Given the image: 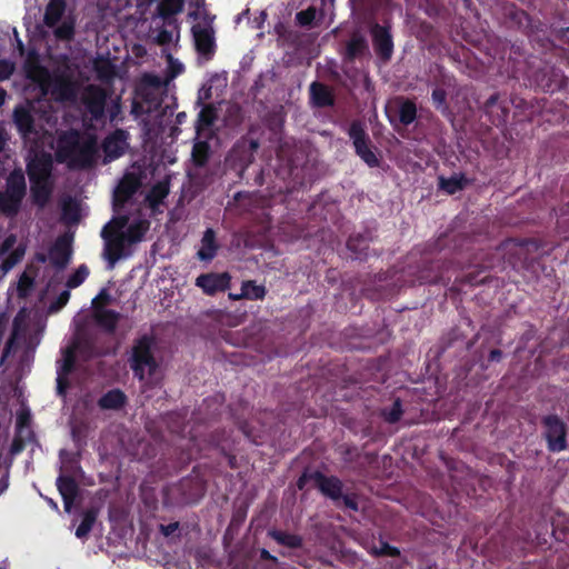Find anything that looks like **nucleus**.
Returning a JSON list of instances; mask_svg holds the SVG:
<instances>
[{
  "label": "nucleus",
  "mask_w": 569,
  "mask_h": 569,
  "mask_svg": "<svg viewBox=\"0 0 569 569\" xmlns=\"http://www.w3.org/2000/svg\"><path fill=\"white\" fill-rule=\"evenodd\" d=\"M154 346L156 338L150 333H143L133 340L128 363L133 377L141 382L153 377L160 368L153 352Z\"/></svg>",
  "instance_id": "1"
},
{
  "label": "nucleus",
  "mask_w": 569,
  "mask_h": 569,
  "mask_svg": "<svg viewBox=\"0 0 569 569\" xmlns=\"http://www.w3.org/2000/svg\"><path fill=\"white\" fill-rule=\"evenodd\" d=\"M27 194V183L23 171L13 169L6 180L4 191H0V213L6 217H16Z\"/></svg>",
  "instance_id": "2"
},
{
  "label": "nucleus",
  "mask_w": 569,
  "mask_h": 569,
  "mask_svg": "<svg viewBox=\"0 0 569 569\" xmlns=\"http://www.w3.org/2000/svg\"><path fill=\"white\" fill-rule=\"evenodd\" d=\"M26 73L28 79L39 83L43 94H47L50 90L51 94L60 101L68 100L74 94L73 86L69 79L57 77L51 81L49 71L38 62H28Z\"/></svg>",
  "instance_id": "3"
},
{
  "label": "nucleus",
  "mask_w": 569,
  "mask_h": 569,
  "mask_svg": "<svg viewBox=\"0 0 569 569\" xmlns=\"http://www.w3.org/2000/svg\"><path fill=\"white\" fill-rule=\"evenodd\" d=\"M542 432L549 452L558 453L568 449V426L556 413L542 416L540 419Z\"/></svg>",
  "instance_id": "4"
},
{
  "label": "nucleus",
  "mask_w": 569,
  "mask_h": 569,
  "mask_svg": "<svg viewBox=\"0 0 569 569\" xmlns=\"http://www.w3.org/2000/svg\"><path fill=\"white\" fill-rule=\"evenodd\" d=\"M258 148L259 141L257 139L243 137L229 151L226 164L237 173L240 180L244 179V173L252 164Z\"/></svg>",
  "instance_id": "5"
},
{
  "label": "nucleus",
  "mask_w": 569,
  "mask_h": 569,
  "mask_svg": "<svg viewBox=\"0 0 569 569\" xmlns=\"http://www.w3.org/2000/svg\"><path fill=\"white\" fill-rule=\"evenodd\" d=\"M373 52L379 61L388 63L395 52L392 27L390 21L379 23L373 21L369 26Z\"/></svg>",
  "instance_id": "6"
},
{
  "label": "nucleus",
  "mask_w": 569,
  "mask_h": 569,
  "mask_svg": "<svg viewBox=\"0 0 569 569\" xmlns=\"http://www.w3.org/2000/svg\"><path fill=\"white\" fill-rule=\"evenodd\" d=\"M348 136L352 140L356 154L370 168L378 167L379 158L372 150L371 140L360 120L350 123Z\"/></svg>",
  "instance_id": "7"
},
{
  "label": "nucleus",
  "mask_w": 569,
  "mask_h": 569,
  "mask_svg": "<svg viewBox=\"0 0 569 569\" xmlns=\"http://www.w3.org/2000/svg\"><path fill=\"white\" fill-rule=\"evenodd\" d=\"M370 54L369 42L361 28H355L343 43L341 52L345 62H353Z\"/></svg>",
  "instance_id": "8"
},
{
  "label": "nucleus",
  "mask_w": 569,
  "mask_h": 569,
  "mask_svg": "<svg viewBox=\"0 0 569 569\" xmlns=\"http://www.w3.org/2000/svg\"><path fill=\"white\" fill-rule=\"evenodd\" d=\"M176 491L179 495V503L193 505L203 498L207 491V483L198 476L184 477L176 486Z\"/></svg>",
  "instance_id": "9"
},
{
  "label": "nucleus",
  "mask_w": 569,
  "mask_h": 569,
  "mask_svg": "<svg viewBox=\"0 0 569 569\" xmlns=\"http://www.w3.org/2000/svg\"><path fill=\"white\" fill-rule=\"evenodd\" d=\"M141 187V174L126 172L113 192V210L119 211Z\"/></svg>",
  "instance_id": "10"
},
{
  "label": "nucleus",
  "mask_w": 569,
  "mask_h": 569,
  "mask_svg": "<svg viewBox=\"0 0 569 569\" xmlns=\"http://www.w3.org/2000/svg\"><path fill=\"white\" fill-rule=\"evenodd\" d=\"M82 103L92 119L100 120L104 116L107 103L104 89L96 84H89L83 91Z\"/></svg>",
  "instance_id": "11"
},
{
  "label": "nucleus",
  "mask_w": 569,
  "mask_h": 569,
  "mask_svg": "<svg viewBox=\"0 0 569 569\" xmlns=\"http://www.w3.org/2000/svg\"><path fill=\"white\" fill-rule=\"evenodd\" d=\"M452 261L446 258H438L431 261L425 260L422 267L418 271V280L421 284H436L443 282L445 271L449 270Z\"/></svg>",
  "instance_id": "12"
},
{
  "label": "nucleus",
  "mask_w": 569,
  "mask_h": 569,
  "mask_svg": "<svg viewBox=\"0 0 569 569\" xmlns=\"http://www.w3.org/2000/svg\"><path fill=\"white\" fill-rule=\"evenodd\" d=\"M129 133L123 129H116L102 141L106 161H113L122 157L129 148Z\"/></svg>",
  "instance_id": "13"
},
{
  "label": "nucleus",
  "mask_w": 569,
  "mask_h": 569,
  "mask_svg": "<svg viewBox=\"0 0 569 569\" xmlns=\"http://www.w3.org/2000/svg\"><path fill=\"white\" fill-rule=\"evenodd\" d=\"M101 238L104 241L103 258L108 261L110 268H113L124 254L128 241L122 236V232L118 234L108 233L107 230H101Z\"/></svg>",
  "instance_id": "14"
},
{
  "label": "nucleus",
  "mask_w": 569,
  "mask_h": 569,
  "mask_svg": "<svg viewBox=\"0 0 569 569\" xmlns=\"http://www.w3.org/2000/svg\"><path fill=\"white\" fill-rule=\"evenodd\" d=\"M231 276L229 272H208L201 273L196 278V286L206 295L214 296L217 292H223L229 289Z\"/></svg>",
  "instance_id": "15"
},
{
  "label": "nucleus",
  "mask_w": 569,
  "mask_h": 569,
  "mask_svg": "<svg viewBox=\"0 0 569 569\" xmlns=\"http://www.w3.org/2000/svg\"><path fill=\"white\" fill-rule=\"evenodd\" d=\"M312 481L316 488L325 497L337 502L341 499L343 492V482L337 476H327L323 472L312 471Z\"/></svg>",
  "instance_id": "16"
},
{
  "label": "nucleus",
  "mask_w": 569,
  "mask_h": 569,
  "mask_svg": "<svg viewBox=\"0 0 569 569\" xmlns=\"http://www.w3.org/2000/svg\"><path fill=\"white\" fill-rule=\"evenodd\" d=\"M483 111L493 126L500 127L508 120L509 103L507 99H501L500 94L496 92L486 100Z\"/></svg>",
  "instance_id": "17"
},
{
  "label": "nucleus",
  "mask_w": 569,
  "mask_h": 569,
  "mask_svg": "<svg viewBox=\"0 0 569 569\" xmlns=\"http://www.w3.org/2000/svg\"><path fill=\"white\" fill-rule=\"evenodd\" d=\"M72 256L71 239L60 236L49 249V260L57 270H63L70 262Z\"/></svg>",
  "instance_id": "18"
},
{
  "label": "nucleus",
  "mask_w": 569,
  "mask_h": 569,
  "mask_svg": "<svg viewBox=\"0 0 569 569\" xmlns=\"http://www.w3.org/2000/svg\"><path fill=\"white\" fill-rule=\"evenodd\" d=\"M16 242L17 237L14 234H9L0 246V257L11 251L0 264V269L3 273L9 272L24 257L26 247L23 244H19L18 247L13 248Z\"/></svg>",
  "instance_id": "19"
},
{
  "label": "nucleus",
  "mask_w": 569,
  "mask_h": 569,
  "mask_svg": "<svg viewBox=\"0 0 569 569\" xmlns=\"http://www.w3.org/2000/svg\"><path fill=\"white\" fill-rule=\"evenodd\" d=\"M191 31L198 53L210 59L216 51L214 32L212 28L194 24Z\"/></svg>",
  "instance_id": "20"
},
{
  "label": "nucleus",
  "mask_w": 569,
  "mask_h": 569,
  "mask_svg": "<svg viewBox=\"0 0 569 569\" xmlns=\"http://www.w3.org/2000/svg\"><path fill=\"white\" fill-rule=\"evenodd\" d=\"M157 8L153 18H160L164 26L177 23V16L182 13L187 0H156Z\"/></svg>",
  "instance_id": "21"
},
{
  "label": "nucleus",
  "mask_w": 569,
  "mask_h": 569,
  "mask_svg": "<svg viewBox=\"0 0 569 569\" xmlns=\"http://www.w3.org/2000/svg\"><path fill=\"white\" fill-rule=\"evenodd\" d=\"M80 147V136L77 130L63 132L58 139L57 160L63 162L74 157Z\"/></svg>",
  "instance_id": "22"
},
{
  "label": "nucleus",
  "mask_w": 569,
  "mask_h": 569,
  "mask_svg": "<svg viewBox=\"0 0 569 569\" xmlns=\"http://www.w3.org/2000/svg\"><path fill=\"white\" fill-rule=\"evenodd\" d=\"M52 170L50 156L36 157L27 163L30 182L48 181Z\"/></svg>",
  "instance_id": "23"
},
{
  "label": "nucleus",
  "mask_w": 569,
  "mask_h": 569,
  "mask_svg": "<svg viewBox=\"0 0 569 569\" xmlns=\"http://www.w3.org/2000/svg\"><path fill=\"white\" fill-rule=\"evenodd\" d=\"M57 487L62 497L64 510L70 512L79 493L77 481L71 476H59L57 478Z\"/></svg>",
  "instance_id": "24"
},
{
  "label": "nucleus",
  "mask_w": 569,
  "mask_h": 569,
  "mask_svg": "<svg viewBox=\"0 0 569 569\" xmlns=\"http://www.w3.org/2000/svg\"><path fill=\"white\" fill-rule=\"evenodd\" d=\"M219 248L216 231L212 228H208L201 238V247L197 252V258L200 261L210 262L216 258Z\"/></svg>",
  "instance_id": "25"
},
{
  "label": "nucleus",
  "mask_w": 569,
  "mask_h": 569,
  "mask_svg": "<svg viewBox=\"0 0 569 569\" xmlns=\"http://www.w3.org/2000/svg\"><path fill=\"white\" fill-rule=\"evenodd\" d=\"M310 100L317 108H328L335 104V96L331 89L321 82L315 81L309 88Z\"/></svg>",
  "instance_id": "26"
},
{
  "label": "nucleus",
  "mask_w": 569,
  "mask_h": 569,
  "mask_svg": "<svg viewBox=\"0 0 569 569\" xmlns=\"http://www.w3.org/2000/svg\"><path fill=\"white\" fill-rule=\"evenodd\" d=\"M93 319L104 332L112 335L120 320V313L112 309L96 307V310H93Z\"/></svg>",
  "instance_id": "27"
},
{
  "label": "nucleus",
  "mask_w": 569,
  "mask_h": 569,
  "mask_svg": "<svg viewBox=\"0 0 569 569\" xmlns=\"http://www.w3.org/2000/svg\"><path fill=\"white\" fill-rule=\"evenodd\" d=\"M430 84L433 88H440L442 90H449L450 96H458V82L455 74L448 72L443 67L437 66L436 72L432 74Z\"/></svg>",
  "instance_id": "28"
},
{
  "label": "nucleus",
  "mask_w": 569,
  "mask_h": 569,
  "mask_svg": "<svg viewBox=\"0 0 569 569\" xmlns=\"http://www.w3.org/2000/svg\"><path fill=\"white\" fill-rule=\"evenodd\" d=\"M128 402L126 393L116 388L107 391L98 400V407L102 410H120Z\"/></svg>",
  "instance_id": "29"
},
{
  "label": "nucleus",
  "mask_w": 569,
  "mask_h": 569,
  "mask_svg": "<svg viewBox=\"0 0 569 569\" xmlns=\"http://www.w3.org/2000/svg\"><path fill=\"white\" fill-rule=\"evenodd\" d=\"M471 183L472 180L467 178L463 173H455L449 178L439 177L438 187L448 194H455L466 189Z\"/></svg>",
  "instance_id": "30"
},
{
  "label": "nucleus",
  "mask_w": 569,
  "mask_h": 569,
  "mask_svg": "<svg viewBox=\"0 0 569 569\" xmlns=\"http://www.w3.org/2000/svg\"><path fill=\"white\" fill-rule=\"evenodd\" d=\"M150 229V221L147 219H136L128 223L127 229L122 236L128 241V244H136L143 240L146 233Z\"/></svg>",
  "instance_id": "31"
},
{
  "label": "nucleus",
  "mask_w": 569,
  "mask_h": 569,
  "mask_svg": "<svg viewBox=\"0 0 569 569\" xmlns=\"http://www.w3.org/2000/svg\"><path fill=\"white\" fill-rule=\"evenodd\" d=\"M66 0H49L46 6L43 23L48 28H54L66 12Z\"/></svg>",
  "instance_id": "32"
},
{
  "label": "nucleus",
  "mask_w": 569,
  "mask_h": 569,
  "mask_svg": "<svg viewBox=\"0 0 569 569\" xmlns=\"http://www.w3.org/2000/svg\"><path fill=\"white\" fill-rule=\"evenodd\" d=\"M370 238L367 234H351L347 240V248L353 259L365 260L368 256Z\"/></svg>",
  "instance_id": "33"
},
{
  "label": "nucleus",
  "mask_w": 569,
  "mask_h": 569,
  "mask_svg": "<svg viewBox=\"0 0 569 569\" xmlns=\"http://www.w3.org/2000/svg\"><path fill=\"white\" fill-rule=\"evenodd\" d=\"M268 536L277 543L291 549H299L303 546L302 537L296 533L273 529L268 532Z\"/></svg>",
  "instance_id": "34"
},
{
  "label": "nucleus",
  "mask_w": 569,
  "mask_h": 569,
  "mask_svg": "<svg viewBox=\"0 0 569 569\" xmlns=\"http://www.w3.org/2000/svg\"><path fill=\"white\" fill-rule=\"evenodd\" d=\"M399 122L408 127L417 119V104L413 100L408 98H401L398 109Z\"/></svg>",
  "instance_id": "35"
},
{
  "label": "nucleus",
  "mask_w": 569,
  "mask_h": 569,
  "mask_svg": "<svg viewBox=\"0 0 569 569\" xmlns=\"http://www.w3.org/2000/svg\"><path fill=\"white\" fill-rule=\"evenodd\" d=\"M218 118V112L214 106L206 104L198 113L196 121V131L200 134L203 130L210 128Z\"/></svg>",
  "instance_id": "36"
},
{
  "label": "nucleus",
  "mask_w": 569,
  "mask_h": 569,
  "mask_svg": "<svg viewBox=\"0 0 569 569\" xmlns=\"http://www.w3.org/2000/svg\"><path fill=\"white\" fill-rule=\"evenodd\" d=\"M14 123L22 134H29L33 131L34 120L30 111L23 107L14 109L13 112Z\"/></svg>",
  "instance_id": "37"
},
{
  "label": "nucleus",
  "mask_w": 569,
  "mask_h": 569,
  "mask_svg": "<svg viewBox=\"0 0 569 569\" xmlns=\"http://www.w3.org/2000/svg\"><path fill=\"white\" fill-rule=\"evenodd\" d=\"M210 153V144L207 141L194 142L191 151L192 163L197 168H203L209 161Z\"/></svg>",
  "instance_id": "38"
},
{
  "label": "nucleus",
  "mask_w": 569,
  "mask_h": 569,
  "mask_svg": "<svg viewBox=\"0 0 569 569\" xmlns=\"http://www.w3.org/2000/svg\"><path fill=\"white\" fill-rule=\"evenodd\" d=\"M54 37L60 41H71L76 34V18L68 16L59 26L57 24L53 30Z\"/></svg>",
  "instance_id": "39"
},
{
  "label": "nucleus",
  "mask_w": 569,
  "mask_h": 569,
  "mask_svg": "<svg viewBox=\"0 0 569 569\" xmlns=\"http://www.w3.org/2000/svg\"><path fill=\"white\" fill-rule=\"evenodd\" d=\"M51 196V187L48 181L31 182V198L34 204L44 207Z\"/></svg>",
  "instance_id": "40"
},
{
  "label": "nucleus",
  "mask_w": 569,
  "mask_h": 569,
  "mask_svg": "<svg viewBox=\"0 0 569 569\" xmlns=\"http://www.w3.org/2000/svg\"><path fill=\"white\" fill-rule=\"evenodd\" d=\"M267 295L263 284H257L253 280H246L241 284L240 296L248 300H262Z\"/></svg>",
  "instance_id": "41"
},
{
  "label": "nucleus",
  "mask_w": 569,
  "mask_h": 569,
  "mask_svg": "<svg viewBox=\"0 0 569 569\" xmlns=\"http://www.w3.org/2000/svg\"><path fill=\"white\" fill-rule=\"evenodd\" d=\"M169 194V186L166 182H158L151 187L147 194V200L151 207H157L167 198Z\"/></svg>",
  "instance_id": "42"
},
{
  "label": "nucleus",
  "mask_w": 569,
  "mask_h": 569,
  "mask_svg": "<svg viewBox=\"0 0 569 569\" xmlns=\"http://www.w3.org/2000/svg\"><path fill=\"white\" fill-rule=\"evenodd\" d=\"M448 96H450L449 90H442L440 88H433L431 93L432 106L443 116L450 112V108L447 101Z\"/></svg>",
  "instance_id": "43"
},
{
  "label": "nucleus",
  "mask_w": 569,
  "mask_h": 569,
  "mask_svg": "<svg viewBox=\"0 0 569 569\" xmlns=\"http://www.w3.org/2000/svg\"><path fill=\"white\" fill-rule=\"evenodd\" d=\"M402 403L399 398H397L391 407L382 408L380 411L381 418L388 423H397L402 417Z\"/></svg>",
  "instance_id": "44"
},
{
  "label": "nucleus",
  "mask_w": 569,
  "mask_h": 569,
  "mask_svg": "<svg viewBox=\"0 0 569 569\" xmlns=\"http://www.w3.org/2000/svg\"><path fill=\"white\" fill-rule=\"evenodd\" d=\"M76 367V351L74 348H68L64 351L61 365L58 367L57 375L69 376Z\"/></svg>",
  "instance_id": "45"
},
{
  "label": "nucleus",
  "mask_w": 569,
  "mask_h": 569,
  "mask_svg": "<svg viewBox=\"0 0 569 569\" xmlns=\"http://www.w3.org/2000/svg\"><path fill=\"white\" fill-rule=\"evenodd\" d=\"M129 223V216L128 214H119L113 217L104 227L102 230H107L108 233L118 234V232H124V228L127 229V226Z\"/></svg>",
  "instance_id": "46"
},
{
  "label": "nucleus",
  "mask_w": 569,
  "mask_h": 569,
  "mask_svg": "<svg viewBox=\"0 0 569 569\" xmlns=\"http://www.w3.org/2000/svg\"><path fill=\"white\" fill-rule=\"evenodd\" d=\"M89 276V268L86 264H80L77 270L69 276L66 286L68 289H74L81 286Z\"/></svg>",
  "instance_id": "47"
},
{
  "label": "nucleus",
  "mask_w": 569,
  "mask_h": 569,
  "mask_svg": "<svg viewBox=\"0 0 569 569\" xmlns=\"http://www.w3.org/2000/svg\"><path fill=\"white\" fill-rule=\"evenodd\" d=\"M94 521H96V513L91 510L87 511L83 515L80 525L76 529V537L80 538V539L86 538L89 535V532L91 531Z\"/></svg>",
  "instance_id": "48"
},
{
  "label": "nucleus",
  "mask_w": 569,
  "mask_h": 569,
  "mask_svg": "<svg viewBox=\"0 0 569 569\" xmlns=\"http://www.w3.org/2000/svg\"><path fill=\"white\" fill-rule=\"evenodd\" d=\"M317 17V9L315 7H309L306 10H301L296 14L297 22L302 27L310 26Z\"/></svg>",
  "instance_id": "49"
},
{
  "label": "nucleus",
  "mask_w": 569,
  "mask_h": 569,
  "mask_svg": "<svg viewBox=\"0 0 569 569\" xmlns=\"http://www.w3.org/2000/svg\"><path fill=\"white\" fill-rule=\"evenodd\" d=\"M372 555L376 557H399L400 550L397 547H393L389 545L386 541H381V545L379 548L372 549Z\"/></svg>",
  "instance_id": "50"
},
{
  "label": "nucleus",
  "mask_w": 569,
  "mask_h": 569,
  "mask_svg": "<svg viewBox=\"0 0 569 569\" xmlns=\"http://www.w3.org/2000/svg\"><path fill=\"white\" fill-rule=\"evenodd\" d=\"M31 422V413L28 409H22L17 415L16 429L18 433H22L26 428H29Z\"/></svg>",
  "instance_id": "51"
},
{
  "label": "nucleus",
  "mask_w": 569,
  "mask_h": 569,
  "mask_svg": "<svg viewBox=\"0 0 569 569\" xmlns=\"http://www.w3.org/2000/svg\"><path fill=\"white\" fill-rule=\"evenodd\" d=\"M111 302V295L109 291L103 288L100 290L97 297L92 299V309L96 310V307H102L109 305Z\"/></svg>",
  "instance_id": "52"
},
{
  "label": "nucleus",
  "mask_w": 569,
  "mask_h": 569,
  "mask_svg": "<svg viewBox=\"0 0 569 569\" xmlns=\"http://www.w3.org/2000/svg\"><path fill=\"white\" fill-rule=\"evenodd\" d=\"M70 299V291L63 290L60 292V295L57 297V299L51 302L50 305V311H59L61 310L69 301Z\"/></svg>",
  "instance_id": "53"
},
{
  "label": "nucleus",
  "mask_w": 569,
  "mask_h": 569,
  "mask_svg": "<svg viewBox=\"0 0 569 569\" xmlns=\"http://www.w3.org/2000/svg\"><path fill=\"white\" fill-rule=\"evenodd\" d=\"M26 448V440L22 437V433H18L14 436L11 446H10V453L11 455H19Z\"/></svg>",
  "instance_id": "54"
},
{
  "label": "nucleus",
  "mask_w": 569,
  "mask_h": 569,
  "mask_svg": "<svg viewBox=\"0 0 569 569\" xmlns=\"http://www.w3.org/2000/svg\"><path fill=\"white\" fill-rule=\"evenodd\" d=\"M33 280L23 273L18 282V293L20 297H26L28 290L31 288Z\"/></svg>",
  "instance_id": "55"
},
{
  "label": "nucleus",
  "mask_w": 569,
  "mask_h": 569,
  "mask_svg": "<svg viewBox=\"0 0 569 569\" xmlns=\"http://www.w3.org/2000/svg\"><path fill=\"white\" fill-rule=\"evenodd\" d=\"M69 376L57 375V395L60 397H66L67 391L70 387Z\"/></svg>",
  "instance_id": "56"
},
{
  "label": "nucleus",
  "mask_w": 569,
  "mask_h": 569,
  "mask_svg": "<svg viewBox=\"0 0 569 569\" xmlns=\"http://www.w3.org/2000/svg\"><path fill=\"white\" fill-rule=\"evenodd\" d=\"M188 4L192 9L188 13V17L197 20L199 18V10L203 9L206 6V0H188Z\"/></svg>",
  "instance_id": "57"
},
{
  "label": "nucleus",
  "mask_w": 569,
  "mask_h": 569,
  "mask_svg": "<svg viewBox=\"0 0 569 569\" xmlns=\"http://www.w3.org/2000/svg\"><path fill=\"white\" fill-rule=\"evenodd\" d=\"M172 41V32L162 28L159 30V32L156 36V42L159 46H168Z\"/></svg>",
  "instance_id": "58"
},
{
  "label": "nucleus",
  "mask_w": 569,
  "mask_h": 569,
  "mask_svg": "<svg viewBox=\"0 0 569 569\" xmlns=\"http://www.w3.org/2000/svg\"><path fill=\"white\" fill-rule=\"evenodd\" d=\"M340 500H342L343 506L347 509H350L352 511H358L359 510V505H358V501H357V497L355 495H343L342 493V497H341Z\"/></svg>",
  "instance_id": "59"
},
{
  "label": "nucleus",
  "mask_w": 569,
  "mask_h": 569,
  "mask_svg": "<svg viewBox=\"0 0 569 569\" xmlns=\"http://www.w3.org/2000/svg\"><path fill=\"white\" fill-rule=\"evenodd\" d=\"M240 430L242 431V433L246 436V438L254 443V445H260L261 443V440H260V437L256 436L252 433V430L250 429L249 425L247 422L242 423L240 426Z\"/></svg>",
  "instance_id": "60"
},
{
  "label": "nucleus",
  "mask_w": 569,
  "mask_h": 569,
  "mask_svg": "<svg viewBox=\"0 0 569 569\" xmlns=\"http://www.w3.org/2000/svg\"><path fill=\"white\" fill-rule=\"evenodd\" d=\"M13 71V67L7 60H0V81L8 79Z\"/></svg>",
  "instance_id": "61"
},
{
  "label": "nucleus",
  "mask_w": 569,
  "mask_h": 569,
  "mask_svg": "<svg viewBox=\"0 0 569 569\" xmlns=\"http://www.w3.org/2000/svg\"><path fill=\"white\" fill-rule=\"evenodd\" d=\"M16 338H17V331L13 330L12 333L10 335L9 339L7 340L6 345H4V348H3V351H2V357H1V361L6 360L10 352H11V349L16 342Z\"/></svg>",
  "instance_id": "62"
},
{
  "label": "nucleus",
  "mask_w": 569,
  "mask_h": 569,
  "mask_svg": "<svg viewBox=\"0 0 569 569\" xmlns=\"http://www.w3.org/2000/svg\"><path fill=\"white\" fill-rule=\"evenodd\" d=\"M159 529L164 537H169L179 529V522L174 521L168 525H160Z\"/></svg>",
  "instance_id": "63"
},
{
  "label": "nucleus",
  "mask_w": 569,
  "mask_h": 569,
  "mask_svg": "<svg viewBox=\"0 0 569 569\" xmlns=\"http://www.w3.org/2000/svg\"><path fill=\"white\" fill-rule=\"evenodd\" d=\"M310 480H312V472L303 471L302 475L297 480L298 489H305V487Z\"/></svg>",
  "instance_id": "64"
}]
</instances>
